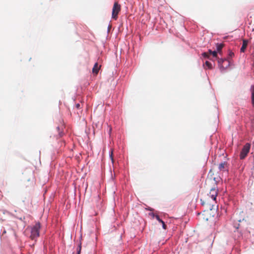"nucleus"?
I'll use <instances>...</instances> for the list:
<instances>
[{
    "label": "nucleus",
    "instance_id": "f257e3e1",
    "mask_svg": "<svg viewBox=\"0 0 254 254\" xmlns=\"http://www.w3.org/2000/svg\"><path fill=\"white\" fill-rule=\"evenodd\" d=\"M209 195H211V198L209 197H204L200 199L201 205L205 206L206 209L212 210L216 203V197L218 195V189L212 188L209 191Z\"/></svg>",
    "mask_w": 254,
    "mask_h": 254
},
{
    "label": "nucleus",
    "instance_id": "f03ea898",
    "mask_svg": "<svg viewBox=\"0 0 254 254\" xmlns=\"http://www.w3.org/2000/svg\"><path fill=\"white\" fill-rule=\"evenodd\" d=\"M40 228V223L37 222L34 226L30 228V235L29 237L31 240H35L39 237V230Z\"/></svg>",
    "mask_w": 254,
    "mask_h": 254
},
{
    "label": "nucleus",
    "instance_id": "7ed1b4c3",
    "mask_svg": "<svg viewBox=\"0 0 254 254\" xmlns=\"http://www.w3.org/2000/svg\"><path fill=\"white\" fill-rule=\"evenodd\" d=\"M121 5L118 2H115L112 9V18L115 20H117L118 18V14L121 11Z\"/></svg>",
    "mask_w": 254,
    "mask_h": 254
},
{
    "label": "nucleus",
    "instance_id": "20e7f679",
    "mask_svg": "<svg viewBox=\"0 0 254 254\" xmlns=\"http://www.w3.org/2000/svg\"><path fill=\"white\" fill-rule=\"evenodd\" d=\"M218 66L220 70L223 71L225 70L230 64V62L228 60L225 59H218Z\"/></svg>",
    "mask_w": 254,
    "mask_h": 254
},
{
    "label": "nucleus",
    "instance_id": "39448f33",
    "mask_svg": "<svg viewBox=\"0 0 254 254\" xmlns=\"http://www.w3.org/2000/svg\"><path fill=\"white\" fill-rule=\"evenodd\" d=\"M250 147L251 144L249 143H247L244 146L240 155L241 159H244L247 156L250 151Z\"/></svg>",
    "mask_w": 254,
    "mask_h": 254
},
{
    "label": "nucleus",
    "instance_id": "423d86ee",
    "mask_svg": "<svg viewBox=\"0 0 254 254\" xmlns=\"http://www.w3.org/2000/svg\"><path fill=\"white\" fill-rule=\"evenodd\" d=\"M101 65L98 66V64L97 63H95L93 68H92V72L94 74H97L100 69Z\"/></svg>",
    "mask_w": 254,
    "mask_h": 254
},
{
    "label": "nucleus",
    "instance_id": "0eeeda50",
    "mask_svg": "<svg viewBox=\"0 0 254 254\" xmlns=\"http://www.w3.org/2000/svg\"><path fill=\"white\" fill-rule=\"evenodd\" d=\"M248 43V42L247 40H243V45L240 49L241 52H242V53L245 52V51L247 47Z\"/></svg>",
    "mask_w": 254,
    "mask_h": 254
},
{
    "label": "nucleus",
    "instance_id": "6e6552de",
    "mask_svg": "<svg viewBox=\"0 0 254 254\" xmlns=\"http://www.w3.org/2000/svg\"><path fill=\"white\" fill-rule=\"evenodd\" d=\"M213 51L209 50L208 52H204L202 54V56L205 58H209V56L211 55Z\"/></svg>",
    "mask_w": 254,
    "mask_h": 254
},
{
    "label": "nucleus",
    "instance_id": "1a4fd4ad",
    "mask_svg": "<svg viewBox=\"0 0 254 254\" xmlns=\"http://www.w3.org/2000/svg\"><path fill=\"white\" fill-rule=\"evenodd\" d=\"M224 47V44H217L216 45V48H217V52L219 54H221V51L222 48Z\"/></svg>",
    "mask_w": 254,
    "mask_h": 254
},
{
    "label": "nucleus",
    "instance_id": "9d476101",
    "mask_svg": "<svg viewBox=\"0 0 254 254\" xmlns=\"http://www.w3.org/2000/svg\"><path fill=\"white\" fill-rule=\"evenodd\" d=\"M251 92H252V104L254 107V85L251 86Z\"/></svg>",
    "mask_w": 254,
    "mask_h": 254
},
{
    "label": "nucleus",
    "instance_id": "9b49d317",
    "mask_svg": "<svg viewBox=\"0 0 254 254\" xmlns=\"http://www.w3.org/2000/svg\"><path fill=\"white\" fill-rule=\"evenodd\" d=\"M57 129L59 132V135L60 137H62L63 135V127H62L61 128L60 127H57Z\"/></svg>",
    "mask_w": 254,
    "mask_h": 254
},
{
    "label": "nucleus",
    "instance_id": "f8f14e48",
    "mask_svg": "<svg viewBox=\"0 0 254 254\" xmlns=\"http://www.w3.org/2000/svg\"><path fill=\"white\" fill-rule=\"evenodd\" d=\"M227 165V163L225 162H222L219 165V169L220 170H223L225 169V166Z\"/></svg>",
    "mask_w": 254,
    "mask_h": 254
},
{
    "label": "nucleus",
    "instance_id": "ddd939ff",
    "mask_svg": "<svg viewBox=\"0 0 254 254\" xmlns=\"http://www.w3.org/2000/svg\"><path fill=\"white\" fill-rule=\"evenodd\" d=\"M205 64L209 69H212L213 68L212 64L208 61H206Z\"/></svg>",
    "mask_w": 254,
    "mask_h": 254
},
{
    "label": "nucleus",
    "instance_id": "4468645a",
    "mask_svg": "<svg viewBox=\"0 0 254 254\" xmlns=\"http://www.w3.org/2000/svg\"><path fill=\"white\" fill-rule=\"evenodd\" d=\"M81 243L80 242L78 246V248H77V254H80V252H81Z\"/></svg>",
    "mask_w": 254,
    "mask_h": 254
},
{
    "label": "nucleus",
    "instance_id": "2eb2a0df",
    "mask_svg": "<svg viewBox=\"0 0 254 254\" xmlns=\"http://www.w3.org/2000/svg\"><path fill=\"white\" fill-rule=\"evenodd\" d=\"M212 55L213 57L216 58L217 57V52L215 51H213L212 54Z\"/></svg>",
    "mask_w": 254,
    "mask_h": 254
},
{
    "label": "nucleus",
    "instance_id": "dca6fc26",
    "mask_svg": "<svg viewBox=\"0 0 254 254\" xmlns=\"http://www.w3.org/2000/svg\"><path fill=\"white\" fill-rule=\"evenodd\" d=\"M234 56V53L232 52V51H230L229 53V58H232Z\"/></svg>",
    "mask_w": 254,
    "mask_h": 254
},
{
    "label": "nucleus",
    "instance_id": "f3484780",
    "mask_svg": "<svg viewBox=\"0 0 254 254\" xmlns=\"http://www.w3.org/2000/svg\"><path fill=\"white\" fill-rule=\"evenodd\" d=\"M162 227H163V228L164 229V230H166L167 229V226L165 224L164 222L163 221V222L162 223Z\"/></svg>",
    "mask_w": 254,
    "mask_h": 254
},
{
    "label": "nucleus",
    "instance_id": "a211bd4d",
    "mask_svg": "<svg viewBox=\"0 0 254 254\" xmlns=\"http://www.w3.org/2000/svg\"><path fill=\"white\" fill-rule=\"evenodd\" d=\"M110 157L111 158L112 162H113V152L112 151L111 152V153L110 155Z\"/></svg>",
    "mask_w": 254,
    "mask_h": 254
},
{
    "label": "nucleus",
    "instance_id": "6ab92c4d",
    "mask_svg": "<svg viewBox=\"0 0 254 254\" xmlns=\"http://www.w3.org/2000/svg\"><path fill=\"white\" fill-rule=\"evenodd\" d=\"M155 218L157 220H158L159 219H160V217H159V216L158 215H156L155 216Z\"/></svg>",
    "mask_w": 254,
    "mask_h": 254
},
{
    "label": "nucleus",
    "instance_id": "aec40b11",
    "mask_svg": "<svg viewBox=\"0 0 254 254\" xmlns=\"http://www.w3.org/2000/svg\"><path fill=\"white\" fill-rule=\"evenodd\" d=\"M149 215L152 216L153 217H155V216L156 215L153 213H150Z\"/></svg>",
    "mask_w": 254,
    "mask_h": 254
},
{
    "label": "nucleus",
    "instance_id": "412c9836",
    "mask_svg": "<svg viewBox=\"0 0 254 254\" xmlns=\"http://www.w3.org/2000/svg\"><path fill=\"white\" fill-rule=\"evenodd\" d=\"M205 197H209L210 198H211V195H209V193L208 194H207L206 196H205Z\"/></svg>",
    "mask_w": 254,
    "mask_h": 254
},
{
    "label": "nucleus",
    "instance_id": "4be33fe9",
    "mask_svg": "<svg viewBox=\"0 0 254 254\" xmlns=\"http://www.w3.org/2000/svg\"><path fill=\"white\" fill-rule=\"evenodd\" d=\"M76 107L77 109L79 108V107H80V104H76Z\"/></svg>",
    "mask_w": 254,
    "mask_h": 254
},
{
    "label": "nucleus",
    "instance_id": "5701e85b",
    "mask_svg": "<svg viewBox=\"0 0 254 254\" xmlns=\"http://www.w3.org/2000/svg\"><path fill=\"white\" fill-rule=\"evenodd\" d=\"M158 221L161 223L163 222V221L161 219H159Z\"/></svg>",
    "mask_w": 254,
    "mask_h": 254
}]
</instances>
